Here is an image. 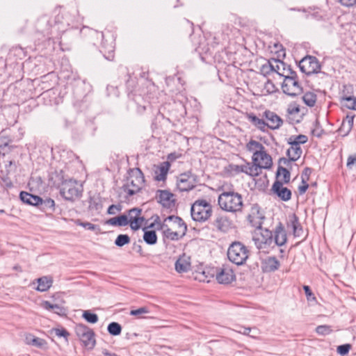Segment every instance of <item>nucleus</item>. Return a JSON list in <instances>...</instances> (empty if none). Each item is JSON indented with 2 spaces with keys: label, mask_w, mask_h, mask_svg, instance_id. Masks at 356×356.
I'll return each instance as SVG.
<instances>
[{
  "label": "nucleus",
  "mask_w": 356,
  "mask_h": 356,
  "mask_svg": "<svg viewBox=\"0 0 356 356\" xmlns=\"http://www.w3.org/2000/svg\"><path fill=\"white\" fill-rule=\"evenodd\" d=\"M187 229L186 225L183 220L175 216H170L165 218L161 225V230L165 237L175 241L178 240L179 233L182 232L184 235Z\"/></svg>",
  "instance_id": "1"
},
{
  "label": "nucleus",
  "mask_w": 356,
  "mask_h": 356,
  "mask_svg": "<svg viewBox=\"0 0 356 356\" xmlns=\"http://www.w3.org/2000/svg\"><path fill=\"white\" fill-rule=\"evenodd\" d=\"M218 202L222 210L230 213L241 211L243 207L241 195L234 191H223L218 196Z\"/></svg>",
  "instance_id": "2"
},
{
  "label": "nucleus",
  "mask_w": 356,
  "mask_h": 356,
  "mask_svg": "<svg viewBox=\"0 0 356 356\" xmlns=\"http://www.w3.org/2000/svg\"><path fill=\"white\" fill-rule=\"evenodd\" d=\"M213 213L212 206L204 199L195 200L191 205V215L193 220L204 222L210 218Z\"/></svg>",
  "instance_id": "3"
},
{
  "label": "nucleus",
  "mask_w": 356,
  "mask_h": 356,
  "mask_svg": "<svg viewBox=\"0 0 356 356\" xmlns=\"http://www.w3.org/2000/svg\"><path fill=\"white\" fill-rule=\"evenodd\" d=\"M227 257L232 263L243 265L249 257V250L242 243L235 241L229 247Z\"/></svg>",
  "instance_id": "4"
},
{
  "label": "nucleus",
  "mask_w": 356,
  "mask_h": 356,
  "mask_svg": "<svg viewBox=\"0 0 356 356\" xmlns=\"http://www.w3.org/2000/svg\"><path fill=\"white\" fill-rule=\"evenodd\" d=\"M144 184V177L139 168L130 170L129 177L126 184L124 185V190L129 195H133L140 191Z\"/></svg>",
  "instance_id": "5"
},
{
  "label": "nucleus",
  "mask_w": 356,
  "mask_h": 356,
  "mask_svg": "<svg viewBox=\"0 0 356 356\" xmlns=\"http://www.w3.org/2000/svg\"><path fill=\"white\" fill-rule=\"evenodd\" d=\"M252 241L258 250H265L273 243V234L268 229H255L252 233Z\"/></svg>",
  "instance_id": "6"
},
{
  "label": "nucleus",
  "mask_w": 356,
  "mask_h": 356,
  "mask_svg": "<svg viewBox=\"0 0 356 356\" xmlns=\"http://www.w3.org/2000/svg\"><path fill=\"white\" fill-rule=\"evenodd\" d=\"M283 92L289 96L295 97L302 92L296 73L291 71L290 75L284 76V79L282 85Z\"/></svg>",
  "instance_id": "7"
},
{
  "label": "nucleus",
  "mask_w": 356,
  "mask_h": 356,
  "mask_svg": "<svg viewBox=\"0 0 356 356\" xmlns=\"http://www.w3.org/2000/svg\"><path fill=\"white\" fill-rule=\"evenodd\" d=\"M75 332L86 348H94L95 345V334L90 327L80 323L76 325Z\"/></svg>",
  "instance_id": "8"
},
{
  "label": "nucleus",
  "mask_w": 356,
  "mask_h": 356,
  "mask_svg": "<svg viewBox=\"0 0 356 356\" xmlns=\"http://www.w3.org/2000/svg\"><path fill=\"white\" fill-rule=\"evenodd\" d=\"M63 197L67 200H74L81 195V190L75 180L65 181L60 189Z\"/></svg>",
  "instance_id": "9"
},
{
  "label": "nucleus",
  "mask_w": 356,
  "mask_h": 356,
  "mask_svg": "<svg viewBox=\"0 0 356 356\" xmlns=\"http://www.w3.org/2000/svg\"><path fill=\"white\" fill-rule=\"evenodd\" d=\"M197 181V175L191 171L181 173L177 180V186L180 191H188L194 188Z\"/></svg>",
  "instance_id": "10"
},
{
  "label": "nucleus",
  "mask_w": 356,
  "mask_h": 356,
  "mask_svg": "<svg viewBox=\"0 0 356 356\" xmlns=\"http://www.w3.org/2000/svg\"><path fill=\"white\" fill-rule=\"evenodd\" d=\"M301 71L307 75L318 73L321 70V65L314 56H306L300 62Z\"/></svg>",
  "instance_id": "11"
},
{
  "label": "nucleus",
  "mask_w": 356,
  "mask_h": 356,
  "mask_svg": "<svg viewBox=\"0 0 356 356\" xmlns=\"http://www.w3.org/2000/svg\"><path fill=\"white\" fill-rule=\"evenodd\" d=\"M252 163L263 168L264 169H269L273 165V161L270 155L267 153L266 149L257 154L252 155Z\"/></svg>",
  "instance_id": "12"
},
{
  "label": "nucleus",
  "mask_w": 356,
  "mask_h": 356,
  "mask_svg": "<svg viewBox=\"0 0 356 356\" xmlns=\"http://www.w3.org/2000/svg\"><path fill=\"white\" fill-rule=\"evenodd\" d=\"M265 217L262 213L260 212L257 206L252 207L250 213L248 216V220L252 227L256 229L262 228L261 225Z\"/></svg>",
  "instance_id": "13"
},
{
  "label": "nucleus",
  "mask_w": 356,
  "mask_h": 356,
  "mask_svg": "<svg viewBox=\"0 0 356 356\" xmlns=\"http://www.w3.org/2000/svg\"><path fill=\"white\" fill-rule=\"evenodd\" d=\"M263 116L267 120V122H266V127L270 129H277L283 124L282 118L273 111H266Z\"/></svg>",
  "instance_id": "14"
},
{
  "label": "nucleus",
  "mask_w": 356,
  "mask_h": 356,
  "mask_svg": "<svg viewBox=\"0 0 356 356\" xmlns=\"http://www.w3.org/2000/svg\"><path fill=\"white\" fill-rule=\"evenodd\" d=\"M302 152V151L300 146L291 145V147L288 149L286 152L289 159L281 158L280 159V163L289 165L291 161H297L300 157Z\"/></svg>",
  "instance_id": "15"
},
{
  "label": "nucleus",
  "mask_w": 356,
  "mask_h": 356,
  "mask_svg": "<svg viewBox=\"0 0 356 356\" xmlns=\"http://www.w3.org/2000/svg\"><path fill=\"white\" fill-rule=\"evenodd\" d=\"M272 190L282 200L288 201L291 198V192L286 187H284L280 181H275Z\"/></svg>",
  "instance_id": "16"
},
{
  "label": "nucleus",
  "mask_w": 356,
  "mask_h": 356,
  "mask_svg": "<svg viewBox=\"0 0 356 356\" xmlns=\"http://www.w3.org/2000/svg\"><path fill=\"white\" fill-rule=\"evenodd\" d=\"M234 279V274L232 269L223 268L216 273V280L220 284H227Z\"/></svg>",
  "instance_id": "17"
},
{
  "label": "nucleus",
  "mask_w": 356,
  "mask_h": 356,
  "mask_svg": "<svg viewBox=\"0 0 356 356\" xmlns=\"http://www.w3.org/2000/svg\"><path fill=\"white\" fill-rule=\"evenodd\" d=\"M191 257L183 254L175 262V270L179 273H186L191 270Z\"/></svg>",
  "instance_id": "18"
},
{
  "label": "nucleus",
  "mask_w": 356,
  "mask_h": 356,
  "mask_svg": "<svg viewBox=\"0 0 356 356\" xmlns=\"http://www.w3.org/2000/svg\"><path fill=\"white\" fill-rule=\"evenodd\" d=\"M286 231L282 224L280 222L274 230L273 242L277 246H282L286 243Z\"/></svg>",
  "instance_id": "19"
},
{
  "label": "nucleus",
  "mask_w": 356,
  "mask_h": 356,
  "mask_svg": "<svg viewBox=\"0 0 356 356\" xmlns=\"http://www.w3.org/2000/svg\"><path fill=\"white\" fill-rule=\"evenodd\" d=\"M25 342L28 345L42 350H45L47 348V343L44 339L37 337L30 333L25 335Z\"/></svg>",
  "instance_id": "20"
},
{
  "label": "nucleus",
  "mask_w": 356,
  "mask_h": 356,
  "mask_svg": "<svg viewBox=\"0 0 356 356\" xmlns=\"http://www.w3.org/2000/svg\"><path fill=\"white\" fill-rule=\"evenodd\" d=\"M213 225L217 229L222 232H227L232 227L231 220L225 216H218Z\"/></svg>",
  "instance_id": "21"
},
{
  "label": "nucleus",
  "mask_w": 356,
  "mask_h": 356,
  "mask_svg": "<svg viewBox=\"0 0 356 356\" xmlns=\"http://www.w3.org/2000/svg\"><path fill=\"white\" fill-rule=\"evenodd\" d=\"M170 167L169 161H164L159 165L154 171V178L156 181H165Z\"/></svg>",
  "instance_id": "22"
},
{
  "label": "nucleus",
  "mask_w": 356,
  "mask_h": 356,
  "mask_svg": "<svg viewBox=\"0 0 356 356\" xmlns=\"http://www.w3.org/2000/svg\"><path fill=\"white\" fill-rule=\"evenodd\" d=\"M288 227H291L295 237H299L302 233V228L299 222V219L296 214H292L289 217Z\"/></svg>",
  "instance_id": "23"
},
{
  "label": "nucleus",
  "mask_w": 356,
  "mask_h": 356,
  "mask_svg": "<svg viewBox=\"0 0 356 356\" xmlns=\"http://www.w3.org/2000/svg\"><path fill=\"white\" fill-rule=\"evenodd\" d=\"M21 200L29 205L37 206L41 202V197L38 195H32L29 193L22 191L19 195Z\"/></svg>",
  "instance_id": "24"
},
{
  "label": "nucleus",
  "mask_w": 356,
  "mask_h": 356,
  "mask_svg": "<svg viewBox=\"0 0 356 356\" xmlns=\"http://www.w3.org/2000/svg\"><path fill=\"white\" fill-rule=\"evenodd\" d=\"M158 202L165 207H170L174 203L173 194L167 191H158Z\"/></svg>",
  "instance_id": "25"
},
{
  "label": "nucleus",
  "mask_w": 356,
  "mask_h": 356,
  "mask_svg": "<svg viewBox=\"0 0 356 356\" xmlns=\"http://www.w3.org/2000/svg\"><path fill=\"white\" fill-rule=\"evenodd\" d=\"M355 115L348 114L343 120L339 131L343 136H346L352 129Z\"/></svg>",
  "instance_id": "26"
},
{
  "label": "nucleus",
  "mask_w": 356,
  "mask_h": 356,
  "mask_svg": "<svg viewBox=\"0 0 356 356\" xmlns=\"http://www.w3.org/2000/svg\"><path fill=\"white\" fill-rule=\"evenodd\" d=\"M38 286L36 289L39 291H47L52 285L53 280L51 277L43 276L37 280Z\"/></svg>",
  "instance_id": "27"
},
{
  "label": "nucleus",
  "mask_w": 356,
  "mask_h": 356,
  "mask_svg": "<svg viewBox=\"0 0 356 356\" xmlns=\"http://www.w3.org/2000/svg\"><path fill=\"white\" fill-rule=\"evenodd\" d=\"M246 149L252 153V155H257L259 152L264 150L266 148L265 147L259 142L254 140H250L247 144H246Z\"/></svg>",
  "instance_id": "28"
},
{
  "label": "nucleus",
  "mask_w": 356,
  "mask_h": 356,
  "mask_svg": "<svg viewBox=\"0 0 356 356\" xmlns=\"http://www.w3.org/2000/svg\"><path fill=\"white\" fill-rule=\"evenodd\" d=\"M248 120L254 125L258 129L265 131L266 130V122L263 119H260L254 115L253 113H250L248 115Z\"/></svg>",
  "instance_id": "29"
},
{
  "label": "nucleus",
  "mask_w": 356,
  "mask_h": 356,
  "mask_svg": "<svg viewBox=\"0 0 356 356\" xmlns=\"http://www.w3.org/2000/svg\"><path fill=\"white\" fill-rule=\"evenodd\" d=\"M38 207L44 212L52 213L55 210L54 200L51 198H46L45 200L41 198V202L38 204Z\"/></svg>",
  "instance_id": "30"
},
{
  "label": "nucleus",
  "mask_w": 356,
  "mask_h": 356,
  "mask_svg": "<svg viewBox=\"0 0 356 356\" xmlns=\"http://www.w3.org/2000/svg\"><path fill=\"white\" fill-rule=\"evenodd\" d=\"M277 180L283 183H289L290 181L291 174L290 172L282 166H279L277 170Z\"/></svg>",
  "instance_id": "31"
},
{
  "label": "nucleus",
  "mask_w": 356,
  "mask_h": 356,
  "mask_svg": "<svg viewBox=\"0 0 356 356\" xmlns=\"http://www.w3.org/2000/svg\"><path fill=\"white\" fill-rule=\"evenodd\" d=\"M107 223L113 226H126L129 224V219L126 215H121L109 219Z\"/></svg>",
  "instance_id": "32"
},
{
  "label": "nucleus",
  "mask_w": 356,
  "mask_h": 356,
  "mask_svg": "<svg viewBox=\"0 0 356 356\" xmlns=\"http://www.w3.org/2000/svg\"><path fill=\"white\" fill-rule=\"evenodd\" d=\"M308 138L305 135L300 134L298 136H291L288 140V144L290 145L300 146V144H305L307 142Z\"/></svg>",
  "instance_id": "33"
},
{
  "label": "nucleus",
  "mask_w": 356,
  "mask_h": 356,
  "mask_svg": "<svg viewBox=\"0 0 356 356\" xmlns=\"http://www.w3.org/2000/svg\"><path fill=\"white\" fill-rule=\"evenodd\" d=\"M280 262L275 257H268L265 261V270L273 272L277 270L280 267Z\"/></svg>",
  "instance_id": "34"
},
{
  "label": "nucleus",
  "mask_w": 356,
  "mask_h": 356,
  "mask_svg": "<svg viewBox=\"0 0 356 356\" xmlns=\"http://www.w3.org/2000/svg\"><path fill=\"white\" fill-rule=\"evenodd\" d=\"M143 235V239L148 245H154L157 242V236L155 231L153 230H145Z\"/></svg>",
  "instance_id": "35"
},
{
  "label": "nucleus",
  "mask_w": 356,
  "mask_h": 356,
  "mask_svg": "<svg viewBox=\"0 0 356 356\" xmlns=\"http://www.w3.org/2000/svg\"><path fill=\"white\" fill-rule=\"evenodd\" d=\"M250 165V163H246L244 165L231 164L229 165V169L232 172H234L235 174L243 172L248 175Z\"/></svg>",
  "instance_id": "36"
},
{
  "label": "nucleus",
  "mask_w": 356,
  "mask_h": 356,
  "mask_svg": "<svg viewBox=\"0 0 356 356\" xmlns=\"http://www.w3.org/2000/svg\"><path fill=\"white\" fill-rule=\"evenodd\" d=\"M304 103L308 106L312 107L316 102V95L312 92H306L302 97Z\"/></svg>",
  "instance_id": "37"
},
{
  "label": "nucleus",
  "mask_w": 356,
  "mask_h": 356,
  "mask_svg": "<svg viewBox=\"0 0 356 356\" xmlns=\"http://www.w3.org/2000/svg\"><path fill=\"white\" fill-rule=\"evenodd\" d=\"M342 104L344 107L347 108L356 110V97H345L342 99Z\"/></svg>",
  "instance_id": "38"
},
{
  "label": "nucleus",
  "mask_w": 356,
  "mask_h": 356,
  "mask_svg": "<svg viewBox=\"0 0 356 356\" xmlns=\"http://www.w3.org/2000/svg\"><path fill=\"white\" fill-rule=\"evenodd\" d=\"M107 330L110 334L118 336L122 332V326L118 323L112 322L108 324Z\"/></svg>",
  "instance_id": "39"
},
{
  "label": "nucleus",
  "mask_w": 356,
  "mask_h": 356,
  "mask_svg": "<svg viewBox=\"0 0 356 356\" xmlns=\"http://www.w3.org/2000/svg\"><path fill=\"white\" fill-rule=\"evenodd\" d=\"M236 332L245 335H248L252 338H256L257 335L259 334L257 329L245 327H240L239 330H236Z\"/></svg>",
  "instance_id": "40"
},
{
  "label": "nucleus",
  "mask_w": 356,
  "mask_h": 356,
  "mask_svg": "<svg viewBox=\"0 0 356 356\" xmlns=\"http://www.w3.org/2000/svg\"><path fill=\"white\" fill-rule=\"evenodd\" d=\"M144 218L143 217H136L131 218L129 219V223L130 224V227L133 230H137L140 227L141 223L143 222Z\"/></svg>",
  "instance_id": "41"
},
{
  "label": "nucleus",
  "mask_w": 356,
  "mask_h": 356,
  "mask_svg": "<svg viewBox=\"0 0 356 356\" xmlns=\"http://www.w3.org/2000/svg\"><path fill=\"white\" fill-rule=\"evenodd\" d=\"M130 243V237L127 234H120L117 236L115 244L118 247H122L123 245Z\"/></svg>",
  "instance_id": "42"
},
{
  "label": "nucleus",
  "mask_w": 356,
  "mask_h": 356,
  "mask_svg": "<svg viewBox=\"0 0 356 356\" xmlns=\"http://www.w3.org/2000/svg\"><path fill=\"white\" fill-rule=\"evenodd\" d=\"M83 318L90 323H95L98 321V316L96 314L91 313L89 311H85L83 314Z\"/></svg>",
  "instance_id": "43"
},
{
  "label": "nucleus",
  "mask_w": 356,
  "mask_h": 356,
  "mask_svg": "<svg viewBox=\"0 0 356 356\" xmlns=\"http://www.w3.org/2000/svg\"><path fill=\"white\" fill-rule=\"evenodd\" d=\"M261 169H264V168L260 166H258L257 165H256L252 162V163H250V165L248 175H250L251 177H257L261 174Z\"/></svg>",
  "instance_id": "44"
},
{
  "label": "nucleus",
  "mask_w": 356,
  "mask_h": 356,
  "mask_svg": "<svg viewBox=\"0 0 356 356\" xmlns=\"http://www.w3.org/2000/svg\"><path fill=\"white\" fill-rule=\"evenodd\" d=\"M323 129L321 127L319 122L316 121L314 124V128L312 131V134L314 136L320 138L323 135Z\"/></svg>",
  "instance_id": "45"
},
{
  "label": "nucleus",
  "mask_w": 356,
  "mask_h": 356,
  "mask_svg": "<svg viewBox=\"0 0 356 356\" xmlns=\"http://www.w3.org/2000/svg\"><path fill=\"white\" fill-rule=\"evenodd\" d=\"M350 348H351L350 344L346 343V344L341 345L337 347V353L341 355H344L349 352Z\"/></svg>",
  "instance_id": "46"
},
{
  "label": "nucleus",
  "mask_w": 356,
  "mask_h": 356,
  "mask_svg": "<svg viewBox=\"0 0 356 356\" xmlns=\"http://www.w3.org/2000/svg\"><path fill=\"white\" fill-rule=\"evenodd\" d=\"M149 313V310L146 307H142L137 309H134L130 312L131 316H140L142 314Z\"/></svg>",
  "instance_id": "47"
},
{
  "label": "nucleus",
  "mask_w": 356,
  "mask_h": 356,
  "mask_svg": "<svg viewBox=\"0 0 356 356\" xmlns=\"http://www.w3.org/2000/svg\"><path fill=\"white\" fill-rule=\"evenodd\" d=\"M161 225H162V222L160 220V218L159 216H156L154 220V222L151 223L148 227L149 228H154L155 227L158 230H161Z\"/></svg>",
  "instance_id": "48"
},
{
  "label": "nucleus",
  "mask_w": 356,
  "mask_h": 356,
  "mask_svg": "<svg viewBox=\"0 0 356 356\" xmlns=\"http://www.w3.org/2000/svg\"><path fill=\"white\" fill-rule=\"evenodd\" d=\"M141 214V209H137V208H134L132 209H130L129 211V217H128V219H131V218H134V216H136V217H140Z\"/></svg>",
  "instance_id": "49"
},
{
  "label": "nucleus",
  "mask_w": 356,
  "mask_h": 356,
  "mask_svg": "<svg viewBox=\"0 0 356 356\" xmlns=\"http://www.w3.org/2000/svg\"><path fill=\"white\" fill-rule=\"evenodd\" d=\"M302 185L298 187V191L300 195L304 194L307 188H309V184L307 183V181L305 178L302 180Z\"/></svg>",
  "instance_id": "50"
},
{
  "label": "nucleus",
  "mask_w": 356,
  "mask_h": 356,
  "mask_svg": "<svg viewBox=\"0 0 356 356\" xmlns=\"http://www.w3.org/2000/svg\"><path fill=\"white\" fill-rule=\"evenodd\" d=\"M79 225L86 228V229L94 231L96 229V225L94 224H92L90 222H80L78 223Z\"/></svg>",
  "instance_id": "51"
},
{
  "label": "nucleus",
  "mask_w": 356,
  "mask_h": 356,
  "mask_svg": "<svg viewBox=\"0 0 356 356\" xmlns=\"http://www.w3.org/2000/svg\"><path fill=\"white\" fill-rule=\"evenodd\" d=\"M312 172V168H305L302 173V180H303V178L306 179L307 181L309 180V176Z\"/></svg>",
  "instance_id": "52"
},
{
  "label": "nucleus",
  "mask_w": 356,
  "mask_h": 356,
  "mask_svg": "<svg viewBox=\"0 0 356 356\" xmlns=\"http://www.w3.org/2000/svg\"><path fill=\"white\" fill-rule=\"evenodd\" d=\"M356 163V154L350 155L347 160V167L351 168L352 165Z\"/></svg>",
  "instance_id": "53"
},
{
  "label": "nucleus",
  "mask_w": 356,
  "mask_h": 356,
  "mask_svg": "<svg viewBox=\"0 0 356 356\" xmlns=\"http://www.w3.org/2000/svg\"><path fill=\"white\" fill-rule=\"evenodd\" d=\"M54 332L58 337H67L69 335L68 332L65 329H55Z\"/></svg>",
  "instance_id": "54"
},
{
  "label": "nucleus",
  "mask_w": 356,
  "mask_h": 356,
  "mask_svg": "<svg viewBox=\"0 0 356 356\" xmlns=\"http://www.w3.org/2000/svg\"><path fill=\"white\" fill-rule=\"evenodd\" d=\"M55 304H51L49 301H43L41 304L42 307L47 310H52L54 308Z\"/></svg>",
  "instance_id": "55"
},
{
  "label": "nucleus",
  "mask_w": 356,
  "mask_h": 356,
  "mask_svg": "<svg viewBox=\"0 0 356 356\" xmlns=\"http://www.w3.org/2000/svg\"><path fill=\"white\" fill-rule=\"evenodd\" d=\"M53 312L55 313V314H59V315H61L63 314H64L65 312V310L63 309V307L59 306L57 304H55L54 305V308L53 309Z\"/></svg>",
  "instance_id": "56"
},
{
  "label": "nucleus",
  "mask_w": 356,
  "mask_h": 356,
  "mask_svg": "<svg viewBox=\"0 0 356 356\" xmlns=\"http://www.w3.org/2000/svg\"><path fill=\"white\" fill-rule=\"evenodd\" d=\"M118 211H120V209L116 205L112 204L108 207L107 212L108 214L113 215Z\"/></svg>",
  "instance_id": "57"
},
{
  "label": "nucleus",
  "mask_w": 356,
  "mask_h": 356,
  "mask_svg": "<svg viewBox=\"0 0 356 356\" xmlns=\"http://www.w3.org/2000/svg\"><path fill=\"white\" fill-rule=\"evenodd\" d=\"M181 154H177L176 153H170L168 155V159L172 162L175 161L177 159L179 158Z\"/></svg>",
  "instance_id": "58"
},
{
  "label": "nucleus",
  "mask_w": 356,
  "mask_h": 356,
  "mask_svg": "<svg viewBox=\"0 0 356 356\" xmlns=\"http://www.w3.org/2000/svg\"><path fill=\"white\" fill-rule=\"evenodd\" d=\"M327 327L324 325H320L316 327V332L318 334H325V332H327Z\"/></svg>",
  "instance_id": "59"
},
{
  "label": "nucleus",
  "mask_w": 356,
  "mask_h": 356,
  "mask_svg": "<svg viewBox=\"0 0 356 356\" xmlns=\"http://www.w3.org/2000/svg\"><path fill=\"white\" fill-rule=\"evenodd\" d=\"M340 1L343 5L346 6H353L356 3V0H340Z\"/></svg>",
  "instance_id": "60"
},
{
  "label": "nucleus",
  "mask_w": 356,
  "mask_h": 356,
  "mask_svg": "<svg viewBox=\"0 0 356 356\" xmlns=\"http://www.w3.org/2000/svg\"><path fill=\"white\" fill-rule=\"evenodd\" d=\"M300 111V108L298 107H293L288 108V113L290 114L298 113Z\"/></svg>",
  "instance_id": "61"
},
{
  "label": "nucleus",
  "mask_w": 356,
  "mask_h": 356,
  "mask_svg": "<svg viewBox=\"0 0 356 356\" xmlns=\"http://www.w3.org/2000/svg\"><path fill=\"white\" fill-rule=\"evenodd\" d=\"M303 289L307 296H311L312 295H313L309 286H304Z\"/></svg>",
  "instance_id": "62"
},
{
  "label": "nucleus",
  "mask_w": 356,
  "mask_h": 356,
  "mask_svg": "<svg viewBox=\"0 0 356 356\" xmlns=\"http://www.w3.org/2000/svg\"><path fill=\"white\" fill-rule=\"evenodd\" d=\"M105 58L109 60H112L114 58V54H113V51H109L108 55L105 56Z\"/></svg>",
  "instance_id": "63"
},
{
  "label": "nucleus",
  "mask_w": 356,
  "mask_h": 356,
  "mask_svg": "<svg viewBox=\"0 0 356 356\" xmlns=\"http://www.w3.org/2000/svg\"><path fill=\"white\" fill-rule=\"evenodd\" d=\"M267 89H268V91L270 90V89H273L274 86H273V83L270 81H268L266 84V86H265Z\"/></svg>",
  "instance_id": "64"
}]
</instances>
